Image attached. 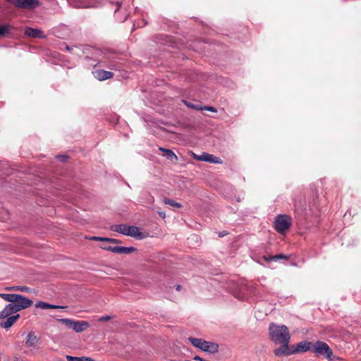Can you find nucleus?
I'll use <instances>...</instances> for the list:
<instances>
[{"label": "nucleus", "mask_w": 361, "mask_h": 361, "mask_svg": "<svg viewBox=\"0 0 361 361\" xmlns=\"http://www.w3.org/2000/svg\"><path fill=\"white\" fill-rule=\"evenodd\" d=\"M269 334L271 341L276 345H281L279 348L274 350L276 356L288 355L294 353V351H290L288 348L290 336L286 326L271 323L269 326Z\"/></svg>", "instance_id": "f257e3e1"}, {"label": "nucleus", "mask_w": 361, "mask_h": 361, "mask_svg": "<svg viewBox=\"0 0 361 361\" xmlns=\"http://www.w3.org/2000/svg\"><path fill=\"white\" fill-rule=\"evenodd\" d=\"M2 298L11 302L10 304L0 312V319L9 317L23 309L30 307L32 305V300L23 297L21 295H0Z\"/></svg>", "instance_id": "f03ea898"}, {"label": "nucleus", "mask_w": 361, "mask_h": 361, "mask_svg": "<svg viewBox=\"0 0 361 361\" xmlns=\"http://www.w3.org/2000/svg\"><path fill=\"white\" fill-rule=\"evenodd\" d=\"M111 230L137 239H142L145 237V235L140 231L139 228L134 226L117 224L111 226Z\"/></svg>", "instance_id": "7ed1b4c3"}, {"label": "nucleus", "mask_w": 361, "mask_h": 361, "mask_svg": "<svg viewBox=\"0 0 361 361\" xmlns=\"http://www.w3.org/2000/svg\"><path fill=\"white\" fill-rule=\"evenodd\" d=\"M292 223V219L290 216L286 214L278 215L274 221V228L280 233H283L288 231Z\"/></svg>", "instance_id": "20e7f679"}, {"label": "nucleus", "mask_w": 361, "mask_h": 361, "mask_svg": "<svg viewBox=\"0 0 361 361\" xmlns=\"http://www.w3.org/2000/svg\"><path fill=\"white\" fill-rule=\"evenodd\" d=\"M312 352L319 355H325L329 360H333V352L329 346L323 341H317L313 344Z\"/></svg>", "instance_id": "39448f33"}, {"label": "nucleus", "mask_w": 361, "mask_h": 361, "mask_svg": "<svg viewBox=\"0 0 361 361\" xmlns=\"http://www.w3.org/2000/svg\"><path fill=\"white\" fill-rule=\"evenodd\" d=\"M13 6L20 8L33 9L40 4L38 0H5Z\"/></svg>", "instance_id": "423d86ee"}, {"label": "nucleus", "mask_w": 361, "mask_h": 361, "mask_svg": "<svg viewBox=\"0 0 361 361\" xmlns=\"http://www.w3.org/2000/svg\"><path fill=\"white\" fill-rule=\"evenodd\" d=\"M101 248L114 253L127 255L130 254L136 250V248L133 247L111 246L109 245H101Z\"/></svg>", "instance_id": "0eeeda50"}, {"label": "nucleus", "mask_w": 361, "mask_h": 361, "mask_svg": "<svg viewBox=\"0 0 361 361\" xmlns=\"http://www.w3.org/2000/svg\"><path fill=\"white\" fill-rule=\"evenodd\" d=\"M199 349L209 353H215L218 351L219 345L215 343L203 340L202 344H201V346Z\"/></svg>", "instance_id": "6e6552de"}, {"label": "nucleus", "mask_w": 361, "mask_h": 361, "mask_svg": "<svg viewBox=\"0 0 361 361\" xmlns=\"http://www.w3.org/2000/svg\"><path fill=\"white\" fill-rule=\"evenodd\" d=\"M39 341L34 332H30L27 336L25 345L28 348H36L39 344Z\"/></svg>", "instance_id": "1a4fd4ad"}, {"label": "nucleus", "mask_w": 361, "mask_h": 361, "mask_svg": "<svg viewBox=\"0 0 361 361\" xmlns=\"http://www.w3.org/2000/svg\"><path fill=\"white\" fill-rule=\"evenodd\" d=\"M89 326V323L85 321H74L72 329L77 333H80L87 329Z\"/></svg>", "instance_id": "9d476101"}, {"label": "nucleus", "mask_w": 361, "mask_h": 361, "mask_svg": "<svg viewBox=\"0 0 361 361\" xmlns=\"http://www.w3.org/2000/svg\"><path fill=\"white\" fill-rule=\"evenodd\" d=\"M202 161L213 163V164H222L223 161L218 157H216L213 154L203 152L202 157L201 158Z\"/></svg>", "instance_id": "9b49d317"}, {"label": "nucleus", "mask_w": 361, "mask_h": 361, "mask_svg": "<svg viewBox=\"0 0 361 361\" xmlns=\"http://www.w3.org/2000/svg\"><path fill=\"white\" fill-rule=\"evenodd\" d=\"M25 34L29 37H32L34 38H44V35H43V31L39 29L34 28H27L25 30Z\"/></svg>", "instance_id": "f8f14e48"}, {"label": "nucleus", "mask_w": 361, "mask_h": 361, "mask_svg": "<svg viewBox=\"0 0 361 361\" xmlns=\"http://www.w3.org/2000/svg\"><path fill=\"white\" fill-rule=\"evenodd\" d=\"M20 315L18 314L8 317L5 322L1 323V326L4 329H9L17 321Z\"/></svg>", "instance_id": "ddd939ff"}, {"label": "nucleus", "mask_w": 361, "mask_h": 361, "mask_svg": "<svg viewBox=\"0 0 361 361\" xmlns=\"http://www.w3.org/2000/svg\"><path fill=\"white\" fill-rule=\"evenodd\" d=\"M5 291H21V292H27L31 293V289L25 286H6L4 288Z\"/></svg>", "instance_id": "4468645a"}, {"label": "nucleus", "mask_w": 361, "mask_h": 361, "mask_svg": "<svg viewBox=\"0 0 361 361\" xmlns=\"http://www.w3.org/2000/svg\"><path fill=\"white\" fill-rule=\"evenodd\" d=\"M96 78L99 80H105L113 78L114 73L110 71L99 70L96 72Z\"/></svg>", "instance_id": "2eb2a0df"}, {"label": "nucleus", "mask_w": 361, "mask_h": 361, "mask_svg": "<svg viewBox=\"0 0 361 361\" xmlns=\"http://www.w3.org/2000/svg\"><path fill=\"white\" fill-rule=\"evenodd\" d=\"M313 344L308 341H302L298 344L297 351L305 352L307 350H313Z\"/></svg>", "instance_id": "dca6fc26"}, {"label": "nucleus", "mask_w": 361, "mask_h": 361, "mask_svg": "<svg viewBox=\"0 0 361 361\" xmlns=\"http://www.w3.org/2000/svg\"><path fill=\"white\" fill-rule=\"evenodd\" d=\"M264 258L266 261H276L278 259H286L288 260L289 259V257L288 255H283V254H278L276 255H269L268 257L264 256Z\"/></svg>", "instance_id": "f3484780"}, {"label": "nucleus", "mask_w": 361, "mask_h": 361, "mask_svg": "<svg viewBox=\"0 0 361 361\" xmlns=\"http://www.w3.org/2000/svg\"><path fill=\"white\" fill-rule=\"evenodd\" d=\"M159 150L164 152V155L166 156L169 159L178 160L177 156L174 154V152L172 150L161 147H159Z\"/></svg>", "instance_id": "a211bd4d"}, {"label": "nucleus", "mask_w": 361, "mask_h": 361, "mask_svg": "<svg viewBox=\"0 0 361 361\" xmlns=\"http://www.w3.org/2000/svg\"><path fill=\"white\" fill-rule=\"evenodd\" d=\"M36 307H38V308H41V309H49V308H51V309H60V308H63V307L61 306H59V305H50L49 303H47V302H38L36 305H35Z\"/></svg>", "instance_id": "6ab92c4d"}, {"label": "nucleus", "mask_w": 361, "mask_h": 361, "mask_svg": "<svg viewBox=\"0 0 361 361\" xmlns=\"http://www.w3.org/2000/svg\"><path fill=\"white\" fill-rule=\"evenodd\" d=\"M188 339L192 344V345L197 348H200L201 344H202V341L204 340L202 338H197L194 337H189Z\"/></svg>", "instance_id": "aec40b11"}, {"label": "nucleus", "mask_w": 361, "mask_h": 361, "mask_svg": "<svg viewBox=\"0 0 361 361\" xmlns=\"http://www.w3.org/2000/svg\"><path fill=\"white\" fill-rule=\"evenodd\" d=\"M164 202L166 204H168V205H170V206H172V207H178V208L181 207V204L180 203L176 202L173 201V200H171V199H169V198H165L164 200Z\"/></svg>", "instance_id": "412c9836"}, {"label": "nucleus", "mask_w": 361, "mask_h": 361, "mask_svg": "<svg viewBox=\"0 0 361 361\" xmlns=\"http://www.w3.org/2000/svg\"><path fill=\"white\" fill-rule=\"evenodd\" d=\"M58 321L63 324H65L66 326H68L69 329H72L74 320H72L71 319H59Z\"/></svg>", "instance_id": "4be33fe9"}, {"label": "nucleus", "mask_w": 361, "mask_h": 361, "mask_svg": "<svg viewBox=\"0 0 361 361\" xmlns=\"http://www.w3.org/2000/svg\"><path fill=\"white\" fill-rule=\"evenodd\" d=\"M185 104L186 106H188V107H190L191 109H196V110H203L202 106H200L199 104H194L189 102H185Z\"/></svg>", "instance_id": "5701e85b"}, {"label": "nucleus", "mask_w": 361, "mask_h": 361, "mask_svg": "<svg viewBox=\"0 0 361 361\" xmlns=\"http://www.w3.org/2000/svg\"><path fill=\"white\" fill-rule=\"evenodd\" d=\"M66 358L67 361H82V357H73V356H71V355H67L66 357Z\"/></svg>", "instance_id": "b1692460"}, {"label": "nucleus", "mask_w": 361, "mask_h": 361, "mask_svg": "<svg viewBox=\"0 0 361 361\" xmlns=\"http://www.w3.org/2000/svg\"><path fill=\"white\" fill-rule=\"evenodd\" d=\"M8 31V28L6 26L0 25V36L4 35Z\"/></svg>", "instance_id": "393cba45"}, {"label": "nucleus", "mask_w": 361, "mask_h": 361, "mask_svg": "<svg viewBox=\"0 0 361 361\" xmlns=\"http://www.w3.org/2000/svg\"><path fill=\"white\" fill-rule=\"evenodd\" d=\"M104 242L107 243H118L120 241L115 238H105Z\"/></svg>", "instance_id": "a878e982"}, {"label": "nucleus", "mask_w": 361, "mask_h": 361, "mask_svg": "<svg viewBox=\"0 0 361 361\" xmlns=\"http://www.w3.org/2000/svg\"><path fill=\"white\" fill-rule=\"evenodd\" d=\"M111 318H112V317H111V316H103V317H100L98 319V321L99 322H107V321H109Z\"/></svg>", "instance_id": "bb28decb"}, {"label": "nucleus", "mask_w": 361, "mask_h": 361, "mask_svg": "<svg viewBox=\"0 0 361 361\" xmlns=\"http://www.w3.org/2000/svg\"><path fill=\"white\" fill-rule=\"evenodd\" d=\"M203 108V110H207V111H212V112H216L217 110L216 108L213 107V106H202Z\"/></svg>", "instance_id": "cd10ccee"}, {"label": "nucleus", "mask_w": 361, "mask_h": 361, "mask_svg": "<svg viewBox=\"0 0 361 361\" xmlns=\"http://www.w3.org/2000/svg\"><path fill=\"white\" fill-rule=\"evenodd\" d=\"M104 239H105V238L97 237V236H93V237L90 238V240H99V241H104Z\"/></svg>", "instance_id": "c85d7f7f"}, {"label": "nucleus", "mask_w": 361, "mask_h": 361, "mask_svg": "<svg viewBox=\"0 0 361 361\" xmlns=\"http://www.w3.org/2000/svg\"><path fill=\"white\" fill-rule=\"evenodd\" d=\"M193 157L197 161H202V159H201L202 157V154L201 155H197L194 154Z\"/></svg>", "instance_id": "c756f323"}, {"label": "nucleus", "mask_w": 361, "mask_h": 361, "mask_svg": "<svg viewBox=\"0 0 361 361\" xmlns=\"http://www.w3.org/2000/svg\"><path fill=\"white\" fill-rule=\"evenodd\" d=\"M158 214L163 219H164L166 217V213L164 212H163V211H158Z\"/></svg>", "instance_id": "7c9ffc66"}, {"label": "nucleus", "mask_w": 361, "mask_h": 361, "mask_svg": "<svg viewBox=\"0 0 361 361\" xmlns=\"http://www.w3.org/2000/svg\"><path fill=\"white\" fill-rule=\"evenodd\" d=\"M82 361H95L94 360H93L90 357H82Z\"/></svg>", "instance_id": "2f4dec72"}, {"label": "nucleus", "mask_w": 361, "mask_h": 361, "mask_svg": "<svg viewBox=\"0 0 361 361\" xmlns=\"http://www.w3.org/2000/svg\"><path fill=\"white\" fill-rule=\"evenodd\" d=\"M180 288H181L180 286L178 285V286H176V290L180 291Z\"/></svg>", "instance_id": "473e14b6"}, {"label": "nucleus", "mask_w": 361, "mask_h": 361, "mask_svg": "<svg viewBox=\"0 0 361 361\" xmlns=\"http://www.w3.org/2000/svg\"><path fill=\"white\" fill-rule=\"evenodd\" d=\"M225 234L224 233H221V235H219L221 237H223Z\"/></svg>", "instance_id": "72a5a7b5"}, {"label": "nucleus", "mask_w": 361, "mask_h": 361, "mask_svg": "<svg viewBox=\"0 0 361 361\" xmlns=\"http://www.w3.org/2000/svg\"><path fill=\"white\" fill-rule=\"evenodd\" d=\"M225 234L224 233H221V235H219L221 237H223Z\"/></svg>", "instance_id": "f704fd0d"}]
</instances>
